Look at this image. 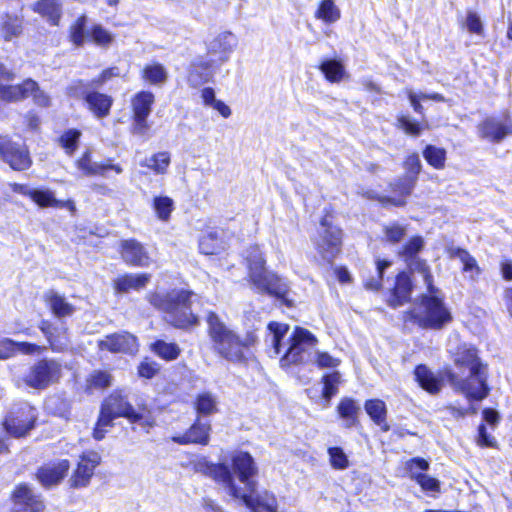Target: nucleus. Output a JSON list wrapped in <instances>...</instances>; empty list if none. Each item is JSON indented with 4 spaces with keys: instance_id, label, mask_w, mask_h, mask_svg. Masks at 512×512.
<instances>
[{
    "instance_id": "nucleus-1",
    "label": "nucleus",
    "mask_w": 512,
    "mask_h": 512,
    "mask_svg": "<svg viewBox=\"0 0 512 512\" xmlns=\"http://www.w3.org/2000/svg\"><path fill=\"white\" fill-rule=\"evenodd\" d=\"M452 366H444L438 378L425 364L415 366L413 374L418 385L427 393L436 395L441 391L442 380L467 399L481 401L490 392L487 384V364L479 357L473 345H458L451 354Z\"/></svg>"
},
{
    "instance_id": "nucleus-2",
    "label": "nucleus",
    "mask_w": 512,
    "mask_h": 512,
    "mask_svg": "<svg viewBox=\"0 0 512 512\" xmlns=\"http://www.w3.org/2000/svg\"><path fill=\"white\" fill-rule=\"evenodd\" d=\"M194 470L224 486L229 495L240 500L249 512H278V500L272 491H258L255 481L246 486V492H241L226 463H213L203 457L194 463Z\"/></svg>"
},
{
    "instance_id": "nucleus-3",
    "label": "nucleus",
    "mask_w": 512,
    "mask_h": 512,
    "mask_svg": "<svg viewBox=\"0 0 512 512\" xmlns=\"http://www.w3.org/2000/svg\"><path fill=\"white\" fill-rule=\"evenodd\" d=\"M118 418H124L130 424H137L146 431L156 425L155 416L146 403L134 408L127 395L122 390L115 389L101 402L99 414L92 429L93 439L103 440L107 434L106 428H112L114 420Z\"/></svg>"
},
{
    "instance_id": "nucleus-4",
    "label": "nucleus",
    "mask_w": 512,
    "mask_h": 512,
    "mask_svg": "<svg viewBox=\"0 0 512 512\" xmlns=\"http://www.w3.org/2000/svg\"><path fill=\"white\" fill-rule=\"evenodd\" d=\"M424 247V240L421 236L412 237L399 251L402 257L413 272L422 275L423 280L430 293L429 296L422 297V307L426 311V318L420 315H412L411 320H451L449 311L445 308L442 300L436 295V289L433 286V277L426 262L420 260L417 255Z\"/></svg>"
},
{
    "instance_id": "nucleus-5",
    "label": "nucleus",
    "mask_w": 512,
    "mask_h": 512,
    "mask_svg": "<svg viewBox=\"0 0 512 512\" xmlns=\"http://www.w3.org/2000/svg\"><path fill=\"white\" fill-rule=\"evenodd\" d=\"M208 335L214 351L233 363H241L251 353L257 342L254 330L248 331L243 338L229 329L224 322H209Z\"/></svg>"
},
{
    "instance_id": "nucleus-6",
    "label": "nucleus",
    "mask_w": 512,
    "mask_h": 512,
    "mask_svg": "<svg viewBox=\"0 0 512 512\" xmlns=\"http://www.w3.org/2000/svg\"><path fill=\"white\" fill-rule=\"evenodd\" d=\"M245 260L249 270V278L253 286L261 293H268L292 306L288 299V284L276 274L265 269V259L258 246H251L245 252Z\"/></svg>"
},
{
    "instance_id": "nucleus-7",
    "label": "nucleus",
    "mask_w": 512,
    "mask_h": 512,
    "mask_svg": "<svg viewBox=\"0 0 512 512\" xmlns=\"http://www.w3.org/2000/svg\"><path fill=\"white\" fill-rule=\"evenodd\" d=\"M38 425V411L28 402L14 405L3 417L1 427L11 437L26 438Z\"/></svg>"
},
{
    "instance_id": "nucleus-8",
    "label": "nucleus",
    "mask_w": 512,
    "mask_h": 512,
    "mask_svg": "<svg viewBox=\"0 0 512 512\" xmlns=\"http://www.w3.org/2000/svg\"><path fill=\"white\" fill-rule=\"evenodd\" d=\"M315 250L320 259L326 264H332L342 249V230L334 225L333 217L325 215L312 239Z\"/></svg>"
},
{
    "instance_id": "nucleus-9",
    "label": "nucleus",
    "mask_w": 512,
    "mask_h": 512,
    "mask_svg": "<svg viewBox=\"0 0 512 512\" xmlns=\"http://www.w3.org/2000/svg\"><path fill=\"white\" fill-rule=\"evenodd\" d=\"M192 293L183 289L157 291L149 297V302L158 310L167 313H180L184 320H200L192 311Z\"/></svg>"
},
{
    "instance_id": "nucleus-10",
    "label": "nucleus",
    "mask_w": 512,
    "mask_h": 512,
    "mask_svg": "<svg viewBox=\"0 0 512 512\" xmlns=\"http://www.w3.org/2000/svg\"><path fill=\"white\" fill-rule=\"evenodd\" d=\"M62 377V365L53 358H41L35 361L23 377L24 384L42 391L57 384Z\"/></svg>"
},
{
    "instance_id": "nucleus-11",
    "label": "nucleus",
    "mask_w": 512,
    "mask_h": 512,
    "mask_svg": "<svg viewBox=\"0 0 512 512\" xmlns=\"http://www.w3.org/2000/svg\"><path fill=\"white\" fill-rule=\"evenodd\" d=\"M318 340L314 334L302 327H295L289 337V347L280 359L282 367L302 364L308 347H315Z\"/></svg>"
},
{
    "instance_id": "nucleus-12",
    "label": "nucleus",
    "mask_w": 512,
    "mask_h": 512,
    "mask_svg": "<svg viewBox=\"0 0 512 512\" xmlns=\"http://www.w3.org/2000/svg\"><path fill=\"white\" fill-rule=\"evenodd\" d=\"M9 500L13 504L10 512H45L43 496L36 493L27 482L16 484L10 492Z\"/></svg>"
},
{
    "instance_id": "nucleus-13",
    "label": "nucleus",
    "mask_w": 512,
    "mask_h": 512,
    "mask_svg": "<svg viewBox=\"0 0 512 512\" xmlns=\"http://www.w3.org/2000/svg\"><path fill=\"white\" fill-rule=\"evenodd\" d=\"M101 461V455L96 451L90 450L80 454L68 480L69 488L82 489L88 487Z\"/></svg>"
},
{
    "instance_id": "nucleus-14",
    "label": "nucleus",
    "mask_w": 512,
    "mask_h": 512,
    "mask_svg": "<svg viewBox=\"0 0 512 512\" xmlns=\"http://www.w3.org/2000/svg\"><path fill=\"white\" fill-rule=\"evenodd\" d=\"M0 158L18 171L26 170L32 164L27 148L4 135H0Z\"/></svg>"
},
{
    "instance_id": "nucleus-15",
    "label": "nucleus",
    "mask_w": 512,
    "mask_h": 512,
    "mask_svg": "<svg viewBox=\"0 0 512 512\" xmlns=\"http://www.w3.org/2000/svg\"><path fill=\"white\" fill-rule=\"evenodd\" d=\"M212 425L200 417H195L192 424L183 432L171 437L175 444L207 446L211 440Z\"/></svg>"
},
{
    "instance_id": "nucleus-16",
    "label": "nucleus",
    "mask_w": 512,
    "mask_h": 512,
    "mask_svg": "<svg viewBox=\"0 0 512 512\" xmlns=\"http://www.w3.org/2000/svg\"><path fill=\"white\" fill-rule=\"evenodd\" d=\"M230 471L235 478V475L241 483L247 486L249 483L255 482L254 477L258 475V466L253 456L248 451H235L230 455Z\"/></svg>"
},
{
    "instance_id": "nucleus-17",
    "label": "nucleus",
    "mask_w": 512,
    "mask_h": 512,
    "mask_svg": "<svg viewBox=\"0 0 512 512\" xmlns=\"http://www.w3.org/2000/svg\"><path fill=\"white\" fill-rule=\"evenodd\" d=\"M478 134L483 139L499 143L512 134V120L508 115L488 117L478 125Z\"/></svg>"
},
{
    "instance_id": "nucleus-18",
    "label": "nucleus",
    "mask_w": 512,
    "mask_h": 512,
    "mask_svg": "<svg viewBox=\"0 0 512 512\" xmlns=\"http://www.w3.org/2000/svg\"><path fill=\"white\" fill-rule=\"evenodd\" d=\"M71 464L68 459H61L54 463L44 464L35 472V479L44 489L59 485L68 475Z\"/></svg>"
},
{
    "instance_id": "nucleus-19",
    "label": "nucleus",
    "mask_w": 512,
    "mask_h": 512,
    "mask_svg": "<svg viewBox=\"0 0 512 512\" xmlns=\"http://www.w3.org/2000/svg\"><path fill=\"white\" fill-rule=\"evenodd\" d=\"M77 168L82 171L85 176H100L110 178V173L114 172L119 175L123 173V168L119 164H113L111 159L105 162H95L92 160L91 152L87 150L76 161Z\"/></svg>"
},
{
    "instance_id": "nucleus-20",
    "label": "nucleus",
    "mask_w": 512,
    "mask_h": 512,
    "mask_svg": "<svg viewBox=\"0 0 512 512\" xmlns=\"http://www.w3.org/2000/svg\"><path fill=\"white\" fill-rule=\"evenodd\" d=\"M97 345L101 351L123 354L134 353L138 346L137 338L128 332L108 334Z\"/></svg>"
},
{
    "instance_id": "nucleus-21",
    "label": "nucleus",
    "mask_w": 512,
    "mask_h": 512,
    "mask_svg": "<svg viewBox=\"0 0 512 512\" xmlns=\"http://www.w3.org/2000/svg\"><path fill=\"white\" fill-rule=\"evenodd\" d=\"M121 256L125 263L131 266L147 267L151 260L145 247L135 239L121 241Z\"/></svg>"
},
{
    "instance_id": "nucleus-22",
    "label": "nucleus",
    "mask_w": 512,
    "mask_h": 512,
    "mask_svg": "<svg viewBox=\"0 0 512 512\" xmlns=\"http://www.w3.org/2000/svg\"><path fill=\"white\" fill-rule=\"evenodd\" d=\"M237 38L231 32H222L213 38L208 46V54L217 57L219 65L228 61L237 46Z\"/></svg>"
},
{
    "instance_id": "nucleus-23",
    "label": "nucleus",
    "mask_w": 512,
    "mask_h": 512,
    "mask_svg": "<svg viewBox=\"0 0 512 512\" xmlns=\"http://www.w3.org/2000/svg\"><path fill=\"white\" fill-rule=\"evenodd\" d=\"M336 413L340 419L344 421V426L347 429L358 428L360 424L361 408L352 397H342L336 407Z\"/></svg>"
},
{
    "instance_id": "nucleus-24",
    "label": "nucleus",
    "mask_w": 512,
    "mask_h": 512,
    "mask_svg": "<svg viewBox=\"0 0 512 512\" xmlns=\"http://www.w3.org/2000/svg\"><path fill=\"white\" fill-rule=\"evenodd\" d=\"M364 410L370 420L384 433L390 430L388 423V410L384 400L379 398L367 399L364 402Z\"/></svg>"
},
{
    "instance_id": "nucleus-25",
    "label": "nucleus",
    "mask_w": 512,
    "mask_h": 512,
    "mask_svg": "<svg viewBox=\"0 0 512 512\" xmlns=\"http://www.w3.org/2000/svg\"><path fill=\"white\" fill-rule=\"evenodd\" d=\"M214 71V60L199 59L191 64L187 81L191 87L197 88L208 82Z\"/></svg>"
},
{
    "instance_id": "nucleus-26",
    "label": "nucleus",
    "mask_w": 512,
    "mask_h": 512,
    "mask_svg": "<svg viewBox=\"0 0 512 512\" xmlns=\"http://www.w3.org/2000/svg\"><path fill=\"white\" fill-rule=\"evenodd\" d=\"M85 104L96 118L102 119L109 115L113 99L107 94L94 91L87 95Z\"/></svg>"
},
{
    "instance_id": "nucleus-27",
    "label": "nucleus",
    "mask_w": 512,
    "mask_h": 512,
    "mask_svg": "<svg viewBox=\"0 0 512 512\" xmlns=\"http://www.w3.org/2000/svg\"><path fill=\"white\" fill-rule=\"evenodd\" d=\"M412 291V282L409 275L405 272L398 274L395 287L389 303L392 307H398L408 301Z\"/></svg>"
},
{
    "instance_id": "nucleus-28",
    "label": "nucleus",
    "mask_w": 512,
    "mask_h": 512,
    "mask_svg": "<svg viewBox=\"0 0 512 512\" xmlns=\"http://www.w3.org/2000/svg\"><path fill=\"white\" fill-rule=\"evenodd\" d=\"M151 275L143 274H126L118 277L114 281V288L117 292H129L130 290H140L144 288L150 281Z\"/></svg>"
},
{
    "instance_id": "nucleus-29",
    "label": "nucleus",
    "mask_w": 512,
    "mask_h": 512,
    "mask_svg": "<svg viewBox=\"0 0 512 512\" xmlns=\"http://www.w3.org/2000/svg\"><path fill=\"white\" fill-rule=\"evenodd\" d=\"M44 298L56 317H70L75 310V307L64 296L54 290L47 291Z\"/></svg>"
},
{
    "instance_id": "nucleus-30",
    "label": "nucleus",
    "mask_w": 512,
    "mask_h": 512,
    "mask_svg": "<svg viewBox=\"0 0 512 512\" xmlns=\"http://www.w3.org/2000/svg\"><path fill=\"white\" fill-rule=\"evenodd\" d=\"M36 88V82L32 79L25 80L21 85L5 84L0 88V98L6 101H18L29 97L30 90Z\"/></svg>"
},
{
    "instance_id": "nucleus-31",
    "label": "nucleus",
    "mask_w": 512,
    "mask_h": 512,
    "mask_svg": "<svg viewBox=\"0 0 512 512\" xmlns=\"http://www.w3.org/2000/svg\"><path fill=\"white\" fill-rule=\"evenodd\" d=\"M196 417H208L219 412L216 398L210 392H201L196 395L193 403Z\"/></svg>"
},
{
    "instance_id": "nucleus-32",
    "label": "nucleus",
    "mask_w": 512,
    "mask_h": 512,
    "mask_svg": "<svg viewBox=\"0 0 512 512\" xmlns=\"http://www.w3.org/2000/svg\"><path fill=\"white\" fill-rule=\"evenodd\" d=\"M450 255L458 259L463 265V272L468 274V277L475 281L481 274V269L476 259L465 249L453 248L450 250Z\"/></svg>"
},
{
    "instance_id": "nucleus-33",
    "label": "nucleus",
    "mask_w": 512,
    "mask_h": 512,
    "mask_svg": "<svg viewBox=\"0 0 512 512\" xmlns=\"http://www.w3.org/2000/svg\"><path fill=\"white\" fill-rule=\"evenodd\" d=\"M30 198L41 207H68L71 211H75L73 201L57 200L49 190L33 189Z\"/></svg>"
},
{
    "instance_id": "nucleus-34",
    "label": "nucleus",
    "mask_w": 512,
    "mask_h": 512,
    "mask_svg": "<svg viewBox=\"0 0 512 512\" xmlns=\"http://www.w3.org/2000/svg\"><path fill=\"white\" fill-rule=\"evenodd\" d=\"M154 103V95L149 91L138 92L131 100L133 117H148Z\"/></svg>"
},
{
    "instance_id": "nucleus-35",
    "label": "nucleus",
    "mask_w": 512,
    "mask_h": 512,
    "mask_svg": "<svg viewBox=\"0 0 512 512\" xmlns=\"http://www.w3.org/2000/svg\"><path fill=\"white\" fill-rule=\"evenodd\" d=\"M150 350L156 356L167 362L176 360L181 354V349L176 343H168L161 339L152 342L150 344Z\"/></svg>"
},
{
    "instance_id": "nucleus-36",
    "label": "nucleus",
    "mask_w": 512,
    "mask_h": 512,
    "mask_svg": "<svg viewBox=\"0 0 512 512\" xmlns=\"http://www.w3.org/2000/svg\"><path fill=\"white\" fill-rule=\"evenodd\" d=\"M112 375L105 370H94L86 378L85 392L92 393L96 390H105L112 385Z\"/></svg>"
},
{
    "instance_id": "nucleus-37",
    "label": "nucleus",
    "mask_w": 512,
    "mask_h": 512,
    "mask_svg": "<svg viewBox=\"0 0 512 512\" xmlns=\"http://www.w3.org/2000/svg\"><path fill=\"white\" fill-rule=\"evenodd\" d=\"M199 249L202 254L215 255L225 249L224 242L218 231H209L199 240Z\"/></svg>"
},
{
    "instance_id": "nucleus-38",
    "label": "nucleus",
    "mask_w": 512,
    "mask_h": 512,
    "mask_svg": "<svg viewBox=\"0 0 512 512\" xmlns=\"http://www.w3.org/2000/svg\"><path fill=\"white\" fill-rule=\"evenodd\" d=\"M341 383L342 379L339 371H332L323 374L321 377V397L326 401H330L338 394Z\"/></svg>"
},
{
    "instance_id": "nucleus-39",
    "label": "nucleus",
    "mask_w": 512,
    "mask_h": 512,
    "mask_svg": "<svg viewBox=\"0 0 512 512\" xmlns=\"http://www.w3.org/2000/svg\"><path fill=\"white\" fill-rule=\"evenodd\" d=\"M171 163L170 153L161 151L153 154L151 157L144 159L140 165L152 170L155 174L163 175L167 172Z\"/></svg>"
},
{
    "instance_id": "nucleus-40",
    "label": "nucleus",
    "mask_w": 512,
    "mask_h": 512,
    "mask_svg": "<svg viewBox=\"0 0 512 512\" xmlns=\"http://www.w3.org/2000/svg\"><path fill=\"white\" fill-rule=\"evenodd\" d=\"M142 78L152 85L161 86L166 83L168 72L162 64H148L142 70Z\"/></svg>"
},
{
    "instance_id": "nucleus-41",
    "label": "nucleus",
    "mask_w": 512,
    "mask_h": 512,
    "mask_svg": "<svg viewBox=\"0 0 512 512\" xmlns=\"http://www.w3.org/2000/svg\"><path fill=\"white\" fill-rule=\"evenodd\" d=\"M0 32L2 37L9 41L22 32V21L18 16L5 15L0 22Z\"/></svg>"
},
{
    "instance_id": "nucleus-42",
    "label": "nucleus",
    "mask_w": 512,
    "mask_h": 512,
    "mask_svg": "<svg viewBox=\"0 0 512 512\" xmlns=\"http://www.w3.org/2000/svg\"><path fill=\"white\" fill-rule=\"evenodd\" d=\"M36 11L47 17L53 25H57L61 14L60 2L59 0H41L36 5Z\"/></svg>"
},
{
    "instance_id": "nucleus-43",
    "label": "nucleus",
    "mask_w": 512,
    "mask_h": 512,
    "mask_svg": "<svg viewBox=\"0 0 512 512\" xmlns=\"http://www.w3.org/2000/svg\"><path fill=\"white\" fill-rule=\"evenodd\" d=\"M320 70L330 82H340L345 76L343 65L335 59L323 61Z\"/></svg>"
},
{
    "instance_id": "nucleus-44",
    "label": "nucleus",
    "mask_w": 512,
    "mask_h": 512,
    "mask_svg": "<svg viewBox=\"0 0 512 512\" xmlns=\"http://www.w3.org/2000/svg\"><path fill=\"white\" fill-rule=\"evenodd\" d=\"M423 157L435 169H443L446 161V150L434 145H427L423 150Z\"/></svg>"
},
{
    "instance_id": "nucleus-45",
    "label": "nucleus",
    "mask_w": 512,
    "mask_h": 512,
    "mask_svg": "<svg viewBox=\"0 0 512 512\" xmlns=\"http://www.w3.org/2000/svg\"><path fill=\"white\" fill-rule=\"evenodd\" d=\"M316 17L326 23H334L340 18V10L333 0H323L316 11Z\"/></svg>"
},
{
    "instance_id": "nucleus-46",
    "label": "nucleus",
    "mask_w": 512,
    "mask_h": 512,
    "mask_svg": "<svg viewBox=\"0 0 512 512\" xmlns=\"http://www.w3.org/2000/svg\"><path fill=\"white\" fill-rule=\"evenodd\" d=\"M268 329L272 333V346L275 353L279 354L283 339L289 331V325L286 322H268Z\"/></svg>"
},
{
    "instance_id": "nucleus-47",
    "label": "nucleus",
    "mask_w": 512,
    "mask_h": 512,
    "mask_svg": "<svg viewBox=\"0 0 512 512\" xmlns=\"http://www.w3.org/2000/svg\"><path fill=\"white\" fill-rule=\"evenodd\" d=\"M174 202L168 196H157L153 200V208L160 220L167 221L173 210Z\"/></svg>"
},
{
    "instance_id": "nucleus-48",
    "label": "nucleus",
    "mask_w": 512,
    "mask_h": 512,
    "mask_svg": "<svg viewBox=\"0 0 512 512\" xmlns=\"http://www.w3.org/2000/svg\"><path fill=\"white\" fill-rule=\"evenodd\" d=\"M329 462L332 468L336 470H345L349 467V459L343 449L338 446H332L327 449Z\"/></svg>"
},
{
    "instance_id": "nucleus-49",
    "label": "nucleus",
    "mask_w": 512,
    "mask_h": 512,
    "mask_svg": "<svg viewBox=\"0 0 512 512\" xmlns=\"http://www.w3.org/2000/svg\"><path fill=\"white\" fill-rule=\"evenodd\" d=\"M406 231V226L398 222H392L383 227L385 240L393 244L399 243L405 237Z\"/></svg>"
},
{
    "instance_id": "nucleus-50",
    "label": "nucleus",
    "mask_w": 512,
    "mask_h": 512,
    "mask_svg": "<svg viewBox=\"0 0 512 512\" xmlns=\"http://www.w3.org/2000/svg\"><path fill=\"white\" fill-rule=\"evenodd\" d=\"M430 468V463L422 457H412L405 462V470L413 481L414 475H422Z\"/></svg>"
},
{
    "instance_id": "nucleus-51",
    "label": "nucleus",
    "mask_w": 512,
    "mask_h": 512,
    "mask_svg": "<svg viewBox=\"0 0 512 512\" xmlns=\"http://www.w3.org/2000/svg\"><path fill=\"white\" fill-rule=\"evenodd\" d=\"M413 481L416 482L422 491L426 493H440L441 492V482L426 473L422 475H414Z\"/></svg>"
},
{
    "instance_id": "nucleus-52",
    "label": "nucleus",
    "mask_w": 512,
    "mask_h": 512,
    "mask_svg": "<svg viewBox=\"0 0 512 512\" xmlns=\"http://www.w3.org/2000/svg\"><path fill=\"white\" fill-rule=\"evenodd\" d=\"M159 372V364L148 357H145L142 361H140V363L137 366L138 377L146 380L154 378Z\"/></svg>"
},
{
    "instance_id": "nucleus-53",
    "label": "nucleus",
    "mask_w": 512,
    "mask_h": 512,
    "mask_svg": "<svg viewBox=\"0 0 512 512\" xmlns=\"http://www.w3.org/2000/svg\"><path fill=\"white\" fill-rule=\"evenodd\" d=\"M80 136L81 132L79 130L70 129L60 137L61 146L67 154L71 155L77 149Z\"/></svg>"
},
{
    "instance_id": "nucleus-54",
    "label": "nucleus",
    "mask_w": 512,
    "mask_h": 512,
    "mask_svg": "<svg viewBox=\"0 0 512 512\" xmlns=\"http://www.w3.org/2000/svg\"><path fill=\"white\" fill-rule=\"evenodd\" d=\"M86 16H81L70 28V39L76 46H82L86 39Z\"/></svg>"
},
{
    "instance_id": "nucleus-55",
    "label": "nucleus",
    "mask_w": 512,
    "mask_h": 512,
    "mask_svg": "<svg viewBox=\"0 0 512 512\" xmlns=\"http://www.w3.org/2000/svg\"><path fill=\"white\" fill-rule=\"evenodd\" d=\"M91 88H96L95 85L90 82H84L82 80L76 81L68 87V94L74 98H82L86 102L87 95L92 93Z\"/></svg>"
},
{
    "instance_id": "nucleus-56",
    "label": "nucleus",
    "mask_w": 512,
    "mask_h": 512,
    "mask_svg": "<svg viewBox=\"0 0 512 512\" xmlns=\"http://www.w3.org/2000/svg\"><path fill=\"white\" fill-rule=\"evenodd\" d=\"M391 266V262L387 260L377 259L376 261V272L377 277H373L370 280L365 281V287L370 290H378L381 287L384 271Z\"/></svg>"
},
{
    "instance_id": "nucleus-57",
    "label": "nucleus",
    "mask_w": 512,
    "mask_h": 512,
    "mask_svg": "<svg viewBox=\"0 0 512 512\" xmlns=\"http://www.w3.org/2000/svg\"><path fill=\"white\" fill-rule=\"evenodd\" d=\"M477 432L476 443L479 447L496 448L497 442L495 438L487 432L485 424H479Z\"/></svg>"
},
{
    "instance_id": "nucleus-58",
    "label": "nucleus",
    "mask_w": 512,
    "mask_h": 512,
    "mask_svg": "<svg viewBox=\"0 0 512 512\" xmlns=\"http://www.w3.org/2000/svg\"><path fill=\"white\" fill-rule=\"evenodd\" d=\"M91 37L97 45L104 47L108 46L113 40L111 33L100 25H96L92 28Z\"/></svg>"
},
{
    "instance_id": "nucleus-59",
    "label": "nucleus",
    "mask_w": 512,
    "mask_h": 512,
    "mask_svg": "<svg viewBox=\"0 0 512 512\" xmlns=\"http://www.w3.org/2000/svg\"><path fill=\"white\" fill-rule=\"evenodd\" d=\"M340 362V359L332 357L328 352H317L315 355V363L319 368H336Z\"/></svg>"
},
{
    "instance_id": "nucleus-60",
    "label": "nucleus",
    "mask_w": 512,
    "mask_h": 512,
    "mask_svg": "<svg viewBox=\"0 0 512 512\" xmlns=\"http://www.w3.org/2000/svg\"><path fill=\"white\" fill-rule=\"evenodd\" d=\"M404 167L407 176H414L417 179L422 167L419 155L415 153L409 155L404 162Z\"/></svg>"
},
{
    "instance_id": "nucleus-61",
    "label": "nucleus",
    "mask_w": 512,
    "mask_h": 512,
    "mask_svg": "<svg viewBox=\"0 0 512 512\" xmlns=\"http://www.w3.org/2000/svg\"><path fill=\"white\" fill-rule=\"evenodd\" d=\"M41 324H42L40 326L41 331L46 336L52 349H54L57 344L61 343L62 337H61L60 333H54V330H56V329L53 327V322H41Z\"/></svg>"
},
{
    "instance_id": "nucleus-62",
    "label": "nucleus",
    "mask_w": 512,
    "mask_h": 512,
    "mask_svg": "<svg viewBox=\"0 0 512 512\" xmlns=\"http://www.w3.org/2000/svg\"><path fill=\"white\" fill-rule=\"evenodd\" d=\"M417 179L414 176L405 175L404 178L400 179L395 183V191H398L402 196L411 194Z\"/></svg>"
},
{
    "instance_id": "nucleus-63",
    "label": "nucleus",
    "mask_w": 512,
    "mask_h": 512,
    "mask_svg": "<svg viewBox=\"0 0 512 512\" xmlns=\"http://www.w3.org/2000/svg\"><path fill=\"white\" fill-rule=\"evenodd\" d=\"M17 354V342L11 339L0 340V360L9 359Z\"/></svg>"
},
{
    "instance_id": "nucleus-64",
    "label": "nucleus",
    "mask_w": 512,
    "mask_h": 512,
    "mask_svg": "<svg viewBox=\"0 0 512 512\" xmlns=\"http://www.w3.org/2000/svg\"><path fill=\"white\" fill-rule=\"evenodd\" d=\"M466 27L469 32L481 35L483 32V25L477 13L469 11L466 17Z\"/></svg>"
}]
</instances>
